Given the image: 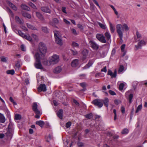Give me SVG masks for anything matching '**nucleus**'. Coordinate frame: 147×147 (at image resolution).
Returning <instances> with one entry per match:
<instances>
[{
  "label": "nucleus",
  "instance_id": "1",
  "mask_svg": "<svg viewBox=\"0 0 147 147\" xmlns=\"http://www.w3.org/2000/svg\"><path fill=\"white\" fill-rule=\"evenodd\" d=\"M39 49L40 53H37L34 55V57L36 60L34 65L36 68L42 69V67L40 62L42 59L43 60L42 62L43 65H45L50 66L51 65L56 64L59 62V57L56 54L50 57L48 61L47 59H43L47 51V48L44 44L42 42L40 43L39 45Z\"/></svg>",
  "mask_w": 147,
  "mask_h": 147
},
{
  "label": "nucleus",
  "instance_id": "2",
  "mask_svg": "<svg viewBox=\"0 0 147 147\" xmlns=\"http://www.w3.org/2000/svg\"><path fill=\"white\" fill-rule=\"evenodd\" d=\"M116 31L120 38V39L122 40L124 30L128 31L129 28L127 24H123L122 25L118 24L116 26Z\"/></svg>",
  "mask_w": 147,
  "mask_h": 147
},
{
  "label": "nucleus",
  "instance_id": "3",
  "mask_svg": "<svg viewBox=\"0 0 147 147\" xmlns=\"http://www.w3.org/2000/svg\"><path fill=\"white\" fill-rule=\"evenodd\" d=\"M13 133V124L10 122L8 127L7 132L5 133V136L8 139H11Z\"/></svg>",
  "mask_w": 147,
  "mask_h": 147
},
{
  "label": "nucleus",
  "instance_id": "4",
  "mask_svg": "<svg viewBox=\"0 0 147 147\" xmlns=\"http://www.w3.org/2000/svg\"><path fill=\"white\" fill-rule=\"evenodd\" d=\"M54 32L56 43L60 45H62L63 42L59 34V32L57 30H55L54 31Z\"/></svg>",
  "mask_w": 147,
  "mask_h": 147
},
{
  "label": "nucleus",
  "instance_id": "5",
  "mask_svg": "<svg viewBox=\"0 0 147 147\" xmlns=\"http://www.w3.org/2000/svg\"><path fill=\"white\" fill-rule=\"evenodd\" d=\"M96 37L99 41L102 43H105L107 42L105 36L102 34H97L96 35Z\"/></svg>",
  "mask_w": 147,
  "mask_h": 147
},
{
  "label": "nucleus",
  "instance_id": "6",
  "mask_svg": "<svg viewBox=\"0 0 147 147\" xmlns=\"http://www.w3.org/2000/svg\"><path fill=\"white\" fill-rule=\"evenodd\" d=\"M89 43L90 46L93 49L97 50L99 48L98 45L93 40H90Z\"/></svg>",
  "mask_w": 147,
  "mask_h": 147
},
{
  "label": "nucleus",
  "instance_id": "7",
  "mask_svg": "<svg viewBox=\"0 0 147 147\" xmlns=\"http://www.w3.org/2000/svg\"><path fill=\"white\" fill-rule=\"evenodd\" d=\"M147 42V39L145 38L144 40H142L139 41L137 46H135L137 49L140 48L141 47L145 45Z\"/></svg>",
  "mask_w": 147,
  "mask_h": 147
},
{
  "label": "nucleus",
  "instance_id": "8",
  "mask_svg": "<svg viewBox=\"0 0 147 147\" xmlns=\"http://www.w3.org/2000/svg\"><path fill=\"white\" fill-rule=\"evenodd\" d=\"M88 51L86 49H84L83 50L82 52V60L84 62H86L87 61L86 58L88 56Z\"/></svg>",
  "mask_w": 147,
  "mask_h": 147
},
{
  "label": "nucleus",
  "instance_id": "9",
  "mask_svg": "<svg viewBox=\"0 0 147 147\" xmlns=\"http://www.w3.org/2000/svg\"><path fill=\"white\" fill-rule=\"evenodd\" d=\"M92 103L95 105L99 107H101L103 106L102 103L100 102V100L96 99L92 101Z\"/></svg>",
  "mask_w": 147,
  "mask_h": 147
},
{
  "label": "nucleus",
  "instance_id": "10",
  "mask_svg": "<svg viewBox=\"0 0 147 147\" xmlns=\"http://www.w3.org/2000/svg\"><path fill=\"white\" fill-rule=\"evenodd\" d=\"M38 105L37 103H34L32 105V109L35 113H40V111L37 109Z\"/></svg>",
  "mask_w": 147,
  "mask_h": 147
},
{
  "label": "nucleus",
  "instance_id": "11",
  "mask_svg": "<svg viewBox=\"0 0 147 147\" xmlns=\"http://www.w3.org/2000/svg\"><path fill=\"white\" fill-rule=\"evenodd\" d=\"M38 92H40L42 91L45 92L46 91V87L45 84H40L38 88Z\"/></svg>",
  "mask_w": 147,
  "mask_h": 147
},
{
  "label": "nucleus",
  "instance_id": "12",
  "mask_svg": "<svg viewBox=\"0 0 147 147\" xmlns=\"http://www.w3.org/2000/svg\"><path fill=\"white\" fill-rule=\"evenodd\" d=\"M108 74L110 75L112 78H115L117 75V71L115 70L113 73L111 70L109 69L108 71Z\"/></svg>",
  "mask_w": 147,
  "mask_h": 147
},
{
  "label": "nucleus",
  "instance_id": "13",
  "mask_svg": "<svg viewBox=\"0 0 147 147\" xmlns=\"http://www.w3.org/2000/svg\"><path fill=\"white\" fill-rule=\"evenodd\" d=\"M109 24L110 30L111 33H113L115 30V26L111 22H109Z\"/></svg>",
  "mask_w": 147,
  "mask_h": 147
},
{
  "label": "nucleus",
  "instance_id": "14",
  "mask_svg": "<svg viewBox=\"0 0 147 147\" xmlns=\"http://www.w3.org/2000/svg\"><path fill=\"white\" fill-rule=\"evenodd\" d=\"M79 64L78 60L77 59H75L71 63V65L72 67H74L77 66Z\"/></svg>",
  "mask_w": 147,
  "mask_h": 147
},
{
  "label": "nucleus",
  "instance_id": "15",
  "mask_svg": "<svg viewBox=\"0 0 147 147\" xmlns=\"http://www.w3.org/2000/svg\"><path fill=\"white\" fill-rule=\"evenodd\" d=\"M41 9L42 11L44 12L49 13H51L50 9L47 7H42Z\"/></svg>",
  "mask_w": 147,
  "mask_h": 147
},
{
  "label": "nucleus",
  "instance_id": "16",
  "mask_svg": "<svg viewBox=\"0 0 147 147\" xmlns=\"http://www.w3.org/2000/svg\"><path fill=\"white\" fill-rule=\"evenodd\" d=\"M57 116L61 119L63 118V111L62 109H60L57 113Z\"/></svg>",
  "mask_w": 147,
  "mask_h": 147
},
{
  "label": "nucleus",
  "instance_id": "17",
  "mask_svg": "<svg viewBox=\"0 0 147 147\" xmlns=\"http://www.w3.org/2000/svg\"><path fill=\"white\" fill-rule=\"evenodd\" d=\"M5 118L4 115L0 113V122L2 123H4L5 121Z\"/></svg>",
  "mask_w": 147,
  "mask_h": 147
},
{
  "label": "nucleus",
  "instance_id": "18",
  "mask_svg": "<svg viewBox=\"0 0 147 147\" xmlns=\"http://www.w3.org/2000/svg\"><path fill=\"white\" fill-rule=\"evenodd\" d=\"M7 3L8 4L9 6L12 9L15 11L17 10V7L12 3L9 1L7 2Z\"/></svg>",
  "mask_w": 147,
  "mask_h": 147
},
{
  "label": "nucleus",
  "instance_id": "19",
  "mask_svg": "<svg viewBox=\"0 0 147 147\" xmlns=\"http://www.w3.org/2000/svg\"><path fill=\"white\" fill-rule=\"evenodd\" d=\"M62 69L61 67L58 66L56 67L54 69L53 71L55 73H59L61 71Z\"/></svg>",
  "mask_w": 147,
  "mask_h": 147
},
{
  "label": "nucleus",
  "instance_id": "20",
  "mask_svg": "<svg viewBox=\"0 0 147 147\" xmlns=\"http://www.w3.org/2000/svg\"><path fill=\"white\" fill-rule=\"evenodd\" d=\"M53 22H50V24L52 26H55L56 24H57L58 23V20L57 18H54L53 19Z\"/></svg>",
  "mask_w": 147,
  "mask_h": 147
},
{
  "label": "nucleus",
  "instance_id": "21",
  "mask_svg": "<svg viewBox=\"0 0 147 147\" xmlns=\"http://www.w3.org/2000/svg\"><path fill=\"white\" fill-rule=\"evenodd\" d=\"M105 35L107 40H109L111 39V35L108 30L105 33Z\"/></svg>",
  "mask_w": 147,
  "mask_h": 147
},
{
  "label": "nucleus",
  "instance_id": "22",
  "mask_svg": "<svg viewBox=\"0 0 147 147\" xmlns=\"http://www.w3.org/2000/svg\"><path fill=\"white\" fill-rule=\"evenodd\" d=\"M15 18L16 22L18 23L22 24L23 23V21L22 20L18 17L16 16Z\"/></svg>",
  "mask_w": 147,
  "mask_h": 147
},
{
  "label": "nucleus",
  "instance_id": "23",
  "mask_svg": "<svg viewBox=\"0 0 147 147\" xmlns=\"http://www.w3.org/2000/svg\"><path fill=\"white\" fill-rule=\"evenodd\" d=\"M93 63V62L92 61H90L88 63V64L85 66L84 68L85 69H86L89 68L91 66Z\"/></svg>",
  "mask_w": 147,
  "mask_h": 147
},
{
  "label": "nucleus",
  "instance_id": "24",
  "mask_svg": "<svg viewBox=\"0 0 147 147\" xmlns=\"http://www.w3.org/2000/svg\"><path fill=\"white\" fill-rule=\"evenodd\" d=\"M36 124L38 125L40 127H42L44 126L45 123L44 122L42 121H39L36 122Z\"/></svg>",
  "mask_w": 147,
  "mask_h": 147
},
{
  "label": "nucleus",
  "instance_id": "25",
  "mask_svg": "<svg viewBox=\"0 0 147 147\" xmlns=\"http://www.w3.org/2000/svg\"><path fill=\"white\" fill-rule=\"evenodd\" d=\"M22 8L24 10L29 11L30 10L29 7L26 5L22 4L21 6Z\"/></svg>",
  "mask_w": 147,
  "mask_h": 147
},
{
  "label": "nucleus",
  "instance_id": "26",
  "mask_svg": "<svg viewBox=\"0 0 147 147\" xmlns=\"http://www.w3.org/2000/svg\"><path fill=\"white\" fill-rule=\"evenodd\" d=\"M22 15L25 17L29 19L31 18L30 15L26 13V12H22Z\"/></svg>",
  "mask_w": 147,
  "mask_h": 147
},
{
  "label": "nucleus",
  "instance_id": "27",
  "mask_svg": "<svg viewBox=\"0 0 147 147\" xmlns=\"http://www.w3.org/2000/svg\"><path fill=\"white\" fill-rule=\"evenodd\" d=\"M125 45L124 44H123L121 47V51L122 52H124L123 56H124L125 54Z\"/></svg>",
  "mask_w": 147,
  "mask_h": 147
},
{
  "label": "nucleus",
  "instance_id": "28",
  "mask_svg": "<svg viewBox=\"0 0 147 147\" xmlns=\"http://www.w3.org/2000/svg\"><path fill=\"white\" fill-rule=\"evenodd\" d=\"M36 16L41 20H43V18L42 15L39 12H36Z\"/></svg>",
  "mask_w": 147,
  "mask_h": 147
},
{
  "label": "nucleus",
  "instance_id": "29",
  "mask_svg": "<svg viewBox=\"0 0 147 147\" xmlns=\"http://www.w3.org/2000/svg\"><path fill=\"white\" fill-rule=\"evenodd\" d=\"M6 72L7 74H10L13 75L14 74L15 71L13 69H11L7 71Z\"/></svg>",
  "mask_w": 147,
  "mask_h": 147
},
{
  "label": "nucleus",
  "instance_id": "30",
  "mask_svg": "<svg viewBox=\"0 0 147 147\" xmlns=\"http://www.w3.org/2000/svg\"><path fill=\"white\" fill-rule=\"evenodd\" d=\"M109 101V99L108 98H105V99L104 100V103L105 104V105L107 107H108V102Z\"/></svg>",
  "mask_w": 147,
  "mask_h": 147
},
{
  "label": "nucleus",
  "instance_id": "31",
  "mask_svg": "<svg viewBox=\"0 0 147 147\" xmlns=\"http://www.w3.org/2000/svg\"><path fill=\"white\" fill-rule=\"evenodd\" d=\"M129 132V130L127 129H124L121 131V134H126Z\"/></svg>",
  "mask_w": 147,
  "mask_h": 147
},
{
  "label": "nucleus",
  "instance_id": "32",
  "mask_svg": "<svg viewBox=\"0 0 147 147\" xmlns=\"http://www.w3.org/2000/svg\"><path fill=\"white\" fill-rule=\"evenodd\" d=\"M20 67V62L19 61H17L15 65V68L17 69H19Z\"/></svg>",
  "mask_w": 147,
  "mask_h": 147
},
{
  "label": "nucleus",
  "instance_id": "33",
  "mask_svg": "<svg viewBox=\"0 0 147 147\" xmlns=\"http://www.w3.org/2000/svg\"><path fill=\"white\" fill-rule=\"evenodd\" d=\"M21 118V116L19 114H16L15 116V120H20Z\"/></svg>",
  "mask_w": 147,
  "mask_h": 147
},
{
  "label": "nucleus",
  "instance_id": "34",
  "mask_svg": "<svg viewBox=\"0 0 147 147\" xmlns=\"http://www.w3.org/2000/svg\"><path fill=\"white\" fill-rule=\"evenodd\" d=\"M142 108V105H139L137 107L136 110V113H138L139 111H140Z\"/></svg>",
  "mask_w": 147,
  "mask_h": 147
},
{
  "label": "nucleus",
  "instance_id": "35",
  "mask_svg": "<svg viewBox=\"0 0 147 147\" xmlns=\"http://www.w3.org/2000/svg\"><path fill=\"white\" fill-rule=\"evenodd\" d=\"M27 26L28 27V28H30L32 30H36V28L35 27L32 26L30 24L27 23Z\"/></svg>",
  "mask_w": 147,
  "mask_h": 147
},
{
  "label": "nucleus",
  "instance_id": "36",
  "mask_svg": "<svg viewBox=\"0 0 147 147\" xmlns=\"http://www.w3.org/2000/svg\"><path fill=\"white\" fill-rule=\"evenodd\" d=\"M24 38L26 39L27 40L30 42H31L32 40L31 38L29 35H25Z\"/></svg>",
  "mask_w": 147,
  "mask_h": 147
},
{
  "label": "nucleus",
  "instance_id": "37",
  "mask_svg": "<svg viewBox=\"0 0 147 147\" xmlns=\"http://www.w3.org/2000/svg\"><path fill=\"white\" fill-rule=\"evenodd\" d=\"M124 85V84L123 83H121L119 85V89L120 90H123Z\"/></svg>",
  "mask_w": 147,
  "mask_h": 147
},
{
  "label": "nucleus",
  "instance_id": "38",
  "mask_svg": "<svg viewBox=\"0 0 147 147\" xmlns=\"http://www.w3.org/2000/svg\"><path fill=\"white\" fill-rule=\"evenodd\" d=\"M133 97V94H130L129 96V103H130L132 102V100Z\"/></svg>",
  "mask_w": 147,
  "mask_h": 147
},
{
  "label": "nucleus",
  "instance_id": "39",
  "mask_svg": "<svg viewBox=\"0 0 147 147\" xmlns=\"http://www.w3.org/2000/svg\"><path fill=\"white\" fill-rule=\"evenodd\" d=\"M85 117L86 118L91 119L93 117L92 114L91 113H89L86 115Z\"/></svg>",
  "mask_w": 147,
  "mask_h": 147
},
{
  "label": "nucleus",
  "instance_id": "40",
  "mask_svg": "<svg viewBox=\"0 0 147 147\" xmlns=\"http://www.w3.org/2000/svg\"><path fill=\"white\" fill-rule=\"evenodd\" d=\"M9 100L10 101L13 103L14 105H16V103L14 101V100L11 97H10L9 98Z\"/></svg>",
  "mask_w": 147,
  "mask_h": 147
},
{
  "label": "nucleus",
  "instance_id": "41",
  "mask_svg": "<svg viewBox=\"0 0 147 147\" xmlns=\"http://www.w3.org/2000/svg\"><path fill=\"white\" fill-rule=\"evenodd\" d=\"M124 70V67L123 65H121L119 68L118 72L121 73Z\"/></svg>",
  "mask_w": 147,
  "mask_h": 147
},
{
  "label": "nucleus",
  "instance_id": "42",
  "mask_svg": "<svg viewBox=\"0 0 147 147\" xmlns=\"http://www.w3.org/2000/svg\"><path fill=\"white\" fill-rule=\"evenodd\" d=\"M71 31L72 33L74 34V35H77L78 34V33L77 32L76 30L74 29V28H72L71 29Z\"/></svg>",
  "mask_w": 147,
  "mask_h": 147
},
{
  "label": "nucleus",
  "instance_id": "43",
  "mask_svg": "<svg viewBox=\"0 0 147 147\" xmlns=\"http://www.w3.org/2000/svg\"><path fill=\"white\" fill-rule=\"evenodd\" d=\"M98 25H99V26L102 28L104 29H106V27L105 26V25H104L103 24H102L101 23H99L98 24Z\"/></svg>",
  "mask_w": 147,
  "mask_h": 147
},
{
  "label": "nucleus",
  "instance_id": "44",
  "mask_svg": "<svg viewBox=\"0 0 147 147\" xmlns=\"http://www.w3.org/2000/svg\"><path fill=\"white\" fill-rule=\"evenodd\" d=\"M72 46L74 47H78L79 45L78 44L75 42H73L72 43Z\"/></svg>",
  "mask_w": 147,
  "mask_h": 147
},
{
  "label": "nucleus",
  "instance_id": "45",
  "mask_svg": "<svg viewBox=\"0 0 147 147\" xmlns=\"http://www.w3.org/2000/svg\"><path fill=\"white\" fill-rule=\"evenodd\" d=\"M18 33L19 34V35L23 37V38H24L25 36L26 35L24 34L23 33H22L21 31H18Z\"/></svg>",
  "mask_w": 147,
  "mask_h": 147
},
{
  "label": "nucleus",
  "instance_id": "46",
  "mask_svg": "<svg viewBox=\"0 0 147 147\" xmlns=\"http://www.w3.org/2000/svg\"><path fill=\"white\" fill-rule=\"evenodd\" d=\"M42 31L45 32L47 33L48 32V30L47 27H42Z\"/></svg>",
  "mask_w": 147,
  "mask_h": 147
},
{
  "label": "nucleus",
  "instance_id": "47",
  "mask_svg": "<svg viewBox=\"0 0 147 147\" xmlns=\"http://www.w3.org/2000/svg\"><path fill=\"white\" fill-rule=\"evenodd\" d=\"M78 146L79 147H84V144L81 142H79L78 143Z\"/></svg>",
  "mask_w": 147,
  "mask_h": 147
},
{
  "label": "nucleus",
  "instance_id": "48",
  "mask_svg": "<svg viewBox=\"0 0 147 147\" xmlns=\"http://www.w3.org/2000/svg\"><path fill=\"white\" fill-rule=\"evenodd\" d=\"M36 115L35 117L36 118L38 119L40 118V116L42 114V113L40 111V113H36Z\"/></svg>",
  "mask_w": 147,
  "mask_h": 147
},
{
  "label": "nucleus",
  "instance_id": "49",
  "mask_svg": "<svg viewBox=\"0 0 147 147\" xmlns=\"http://www.w3.org/2000/svg\"><path fill=\"white\" fill-rule=\"evenodd\" d=\"M71 125V122H69L66 124V127L67 128L69 127Z\"/></svg>",
  "mask_w": 147,
  "mask_h": 147
},
{
  "label": "nucleus",
  "instance_id": "50",
  "mask_svg": "<svg viewBox=\"0 0 147 147\" xmlns=\"http://www.w3.org/2000/svg\"><path fill=\"white\" fill-rule=\"evenodd\" d=\"M114 103L116 105L120 104L121 103L120 100H114Z\"/></svg>",
  "mask_w": 147,
  "mask_h": 147
},
{
  "label": "nucleus",
  "instance_id": "51",
  "mask_svg": "<svg viewBox=\"0 0 147 147\" xmlns=\"http://www.w3.org/2000/svg\"><path fill=\"white\" fill-rule=\"evenodd\" d=\"M136 34L138 38H141V35L139 32H137Z\"/></svg>",
  "mask_w": 147,
  "mask_h": 147
},
{
  "label": "nucleus",
  "instance_id": "52",
  "mask_svg": "<svg viewBox=\"0 0 147 147\" xmlns=\"http://www.w3.org/2000/svg\"><path fill=\"white\" fill-rule=\"evenodd\" d=\"M1 61L3 62H6L7 61L6 58L4 57H2L1 58Z\"/></svg>",
  "mask_w": 147,
  "mask_h": 147
},
{
  "label": "nucleus",
  "instance_id": "53",
  "mask_svg": "<svg viewBox=\"0 0 147 147\" xmlns=\"http://www.w3.org/2000/svg\"><path fill=\"white\" fill-rule=\"evenodd\" d=\"M21 50L23 51H25L26 49L25 46L23 45H22L21 46Z\"/></svg>",
  "mask_w": 147,
  "mask_h": 147
},
{
  "label": "nucleus",
  "instance_id": "54",
  "mask_svg": "<svg viewBox=\"0 0 147 147\" xmlns=\"http://www.w3.org/2000/svg\"><path fill=\"white\" fill-rule=\"evenodd\" d=\"M32 36L33 38V39H34L35 40H37L38 37L36 35L33 34L32 35Z\"/></svg>",
  "mask_w": 147,
  "mask_h": 147
},
{
  "label": "nucleus",
  "instance_id": "55",
  "mask_svg": "<svg viewBox=\"0 0 147 147\" xmlns=\"http://www.w3.org/2000/svg\"><path fill=\"white\" fill-rule=\"evenodd\" d=\"M77 26L79 28H80L81 30H82L84 29L83 26L81 24H78Z\"/></svg>",
  "mask_w": 147,
  "mask_h": 147
},
{
  "label": "nucleus",
  "instance_id": "56",
  "mask_svg": "<svg viewBox=\"0 0 147 147\" xmlns=\"http://www.w3.org/2000/svg\"><path fill=\"white\" fill-rule=\"evenodd\" d=\"M29 5L30 6L32 7L34 9H36V6L32 3H30Z\"/></svg>",
  "mask_w": 147,
  "mask_h": 147
},
{
  "label": "nucleus",
  "instance_id": "57",
  "mask_svg": "<svg viewBox=\"0 0 147 147\" xmlns=\"http://www.w3.org/2000/svg\"><path fill=\"white\" fill-rule=\"evenodd\" d=\"M92 1H93V2L94 3L97 5V6L100 9V6L98 3V2L96 1V0H92Z\"/></svg>",
  "mask_w": 147,
  "mask_h": 147
},
{
  "label": "nucleus",
  "instance_id": "58",
  "mask_svg": "<svg viewBox=\"0 0 147 147\" xmlns=\"http://www.w3.org/2000/svg\"><path fill=\"white\" fill-rule=\"evenodd\" d=\"M109 93L112 95H116V94L115 93V92L111 90H109Z\"/></svg>",
  "mask_w": 147,
  "mask_h": 147
},
{
  "label": "nucleus",
  "instance_id": "59",
  "mask_svg": "<svg viewBox=\"0 0 147 147\" xmlns=\"http://www.w3.org/2000/svg\"><path fill=\"white\" fill-rule=\"evenodd\" d=\"M121 111L122 113H124L125 112V109L124 107L123 106H122L121 108Z\"/></svg>",
  "mask_w": 147,
  "mask_h": 147
},
{
  "label": "nucleus",
  "instance_id": "60",
  "mask_svg": "<svg viewBox=\"0 0 147 147\" xmlns=\"http://www.w3.org/2000/svg\"><path fill=\"white\" fill-rule=\"evenodd\" d=\"M101 72H106L107 71V69H106V67L105 66L104 67L101 69Z\"/></svg>",
  "mask_w": 147,
  "mask_h": 147
},
{
  "label": "nucleus",
  "instance_id": "61",
  "mask_svg": "<svg viewBox=\"0 0 147 147\" xmlns=\"http://www.w3.org/2000/svg\"><path fill=\"white\" fill-rule=\"evenodd\" d=\"M80 85L83 88H84L86 87V84L84 82L80 83Z\"/></svg>",
  "mask_w": 147,
  "mask_h": 147
},
{
  "label": "nucleus",
  "instance_id": "62",
  "mask_svg": "<svg viewBox=\"0 0 147 147\" xmlns=\"http://www.w3.org/2000/svg\"><path fill=\"white\" fill-rule=\"evenodd\" d=\"M8 12L11 15V16L12 17H13V13L11 11V10H10V9H8Z\"/></svg>",
  "mask_w": 147,
  "mask_h": 147
},
{
  "label": "nucleus",
  "instance_id": "63",
  "mask_svg": "<svg viewBox=\"0 0 147 147\" xmlns=\"http://www.w3.org/2000/svg\"><path fill=\"white\" fill-rule=\"evenodd\" d=\"M71 51L72 53L74 55H76L78 53L77 51H74L73 50H71Z\"/></svg>",
  "mask_w": 147,
  "mask_h": 147
},
{
  "label": "nucleus",
  "instance_id": "64",
  "mask_svg": "<svg viewBox=\"0 0 147 147\" xmlns=\"http://www.w3.org/2000/svg\"><path fill=\"white\" fill-rule=\"evenodd\" d=\"M25 59L27 61H30V58L28 56H26L25 57Z\"/></svg>",
  "mask_w": 147,
  "mask_h": 147
}]
</instances>
